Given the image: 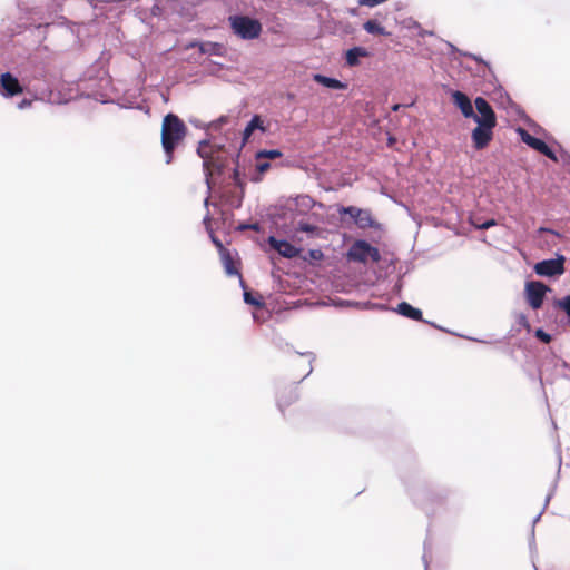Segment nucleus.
<instances>
[{"instance_id": "obj_5", "label": "nucleus", "mask_w": 570, "mask_h": 570, "mask_svg": "<svg viewBox=\"0 0 570 570\" xmlns=\"http://www.w3.org/2000/svg\"><path fill=\"white\" fill-rule=\"evenodd\" d=\"M475 109L478 114L474 112L473 118L479 125H488V126H497V117L495 114L490 106V104L482 97H478L474 100Z\"/></svg>"}, {"instance_id": "obj_31", "label": "nucleus", "mask_w": 570, "mask_h": 570, "mask_svg": "<svg viewBox=\"0 0 570 570\" xmlns=\"http://www.w3.org/2000/svg\"><path fill=\"white\" fill-rule=\"evenodd\" d=\"M271 168V164L268 161H258L256 165V170L258 174H264Z\"/></svg>"}, {"instance_id": "obj_14", "label": "nucleus", "mask_w": 570, "mask_h": 570, "mask_svg": "<svg viewBox=\"0 0 570 570\" xmlns=\"http://www.w3.org/2000/svg\"><path fill=\"white\" fill-rule=\"evenodd\" d=\"M259 129L263 132L266 131V127L264 126V122L261 118V116L255 115L252 120L247 124L243 131V142H247L249 137L252 136L253 131Z\"/></svg>"}, {"instance_id": "obj_1", "label": "nucleus", "mask_w": 570, "mask_h": 570, "mask_svg": "<svg viewBox=\"0 0 570 570\" xmlns=\"http://www.w3.org/2000/svg\"><path fill=\"white\" fill-rule=\"evenodd\" d=\"M187 127L185 122L175 114H168L164 117L161 124V146L166 154V163L173 160L174 150L185 139Z\"/></svg>"}, {"instance_id": "obj_9", "label": "nucleus", "mask_w": 570, "mask_h": 570, "mask_svg": "<svg viewBox=\"0 0 570 570\" xmlns=\"http://www.w3.org/2000/svg\"><path fill=\"white\" fill-rule=\"evenodd\" d=\"M452 100H453V104L461 110L462 115L465 118H471L472 116H474L472 102L465 94H463L459 90L453 91Z\"/></svg>"}, {"instance_id": "obj_20", "label": "nucleus", "mask_w": 570, "mask_h": 570, "mask_svg": "<svg viewBox=\"0 0 570 570\" xmlns=\"http://www.w3.org/2000/svg\"><path fill=\"white\" fill-rule=\"evenodd\" d=\"M363 28L371 35H382L387 36L390 35L384 27L381 26V23L377 20H367Z\"/></svg>"}, {"instance_id": "obj_21", "label": "nucleus", "mask_w": 570, "mask_h": 570, "mask_svg": "<svg viewBox=\"0 0 570 570\" xmlns=\"http://www.w3.org/2000/svg\"><path fill=\"white\" fill-rule=\"evenodd\" d=\"M209 149H210V145L206 140L200 141L199 146L197 148L198 155L204 159V166L206 167V169H208V165H209V161H208V159L210 158Z\"/></svg>"}, {"instance_id": "obj_3", "label": "nucleus", "mask_w": 570, "mask_h": 570, "mask_svg": "<svg viewBox=\"0 0 570 570\" xmlns=\"http://www.w3.org/2000/svg\"><path fill=\"white\" fill-rule=\"evenodd\" d=\"M550 291V287L539 281H529L524 286V295L528 304L534 311L543 305L544 297Z\"/></svg>"}, {"instance_id": "obj_36", "label": "nucleus", "mask_w": 570, "mask_h": 570, "mask_svg": "<svg viewBox=\"0 0 570 570\" xmlns=\"http://www.w3.org/2000/svg\"><path fill=\"white\" fill-rule=\"evenodd\" d=\"M250 228L257 229V225H253V226H250Z\"/></svg>"}, {"instance_id": "obj_26", "label": "nucleus", "mask_w": 570, "mask_h": 570, "mask_svg": "<svg viewBox=\"0 0 570 570\" xmlns=\"http://www.w3.org/2000/svg\"><path fill=\"white\" fill-rule=\"evenodd\" d=\"M297 230L304 232V233L317 234L318 227L307 224V223H299Z\"/></svg>"}, {"instance_id": "obj_12", "label": "nucleus", "mask_w": 570, "mask_h": 570, "mask_svg": "<svg viewBox=\"0 0 570 570\" xmlns=\"http://www.w3.org/2000/svg\"><path fill=\"white\" fill-rule=\"evenodd\" d=\"M366 246H368V243L365 240L355 242L348 252L350 258L353 261L360 262V263H366L367 262V252L365 250Z\"/></svg>"}, {"instance_id": "obj_7", "label": "nucleus", "mask_w": 570, "mask_h": 570, "mask_svg": "<svg viewBox=\"0 0 570 570\" xmlns=\"http://www.w3.org/2000/svg\"><path fill=\"white\" fill-rule=\"evenodd\" d=\"M494 126L479 125L472 130V141L475 149H484L493 138Z\"/></svg>"}, {"instance_id": "obj_6", "label": "nucleus", "mask_w": 570, "mask_h": 570, "mask_svg": "<svg viewBox=\"0 0 570 570\" xmlns=\"http://www.w3.org/2000/svg\"><path fill=\"white\" fill-rule=\"evenodd\" d=\"M518 131L520 134L521 140L524 144L544 155L546 157L557 161L554 151L543 140L530 135L525 129L519 128Z\"/></svg>"}, {"instance_id": "obj_16", "label": "nucleus", "mask_w": 570, "mask_h": 570, "mask_svg": "<svg viewBox=\"0 0 570 570\" xmlns=\"http://www.w3.org/2000/svg\"><path fill=\"white\" fill-rule=\"evenodd\" d=\"M314 80L317 83L323 85L324 87L331 88V89H346L347 85L341 82L337 79L330 78L320 73L314 75Z\"/></svg>"}, {"instance_id": "obj_33", "label": "nucleus", "mask_w": 570, "mask_h": 570, "mask_svg": "<svg viewBox=\"0 0 570 570\" xmlns=\"http://www.w3.org/2000/svg\"><path fill=\"white\" fill-rule=\"evenodd\" d=\"M212 239H213V243L215 244V246L218 248L220 254H223L224 250H227L218 238L212 237Z\"/></svg>"}, {"instance_id": "obj_25", "label": "nucleus", "mask_w": 570, "mask_h": 570, "mask_svg": "<svg viewBox=\"0 0 570 570\" xmlns=\"http://www.w3.org/2000/svg\"><path fill=\"white\" fill-rule=\"evenodd\" d=\"M324 254L321 249H309L306 255L303 256L304 261H322Z\"/></svg>"}, {"instance_id": "obj_32", "label": "nucleus", "mask_w": 570, "mask_h": 570, "mask_svg": "<svg viewBox=\"0 0 570 570\" xmlns=\"http://www.w3.org/2000/svg\"><path fill=\"white\" fill-rule=\"evenodd\" d=\"M495 225V222L493 219H490V220H487L480 225H476L478 228L480 229H488L490 228L491 226H494Z\"/></svg>"}, {"instance_id": "obj_35", "label": "nucleus", "mask_w": 570, "mask_h": 570, "mask_svg": "<svg viewBox=\"0 0 570 570\" xmlns=\"http://www.w3.org/2000/svg\"><path fill=\"white\" fill-rule=\"evenodd\" d=\"M400 107H401L400 105H394L392 109H393V111H397L400 109Z\"/></svg>"}, {"instance_id": "obj_19", "label": "nucleus", "mask_w": 570, "mask_h": 570, "mask_svg": "<svg viewBox=\"0 0 570 570\" xmlns=\"http://www.w3.org/2000/svg\"><path fill=\"white\" fill-rule=\"evenodd\" d=\"M355 224L361 228H370L374 225L372 214L367 209H362L361 213L355 217Z\"/></svg>"}, {"instance_id": "obj_30", "label": "nucleus", "mask_w": 570, "mask_h": 570, "mask_svg": "<svg viewBox=\"0 0 570 570\" xmlns=\"http://www.w3.org/2000/svg\"><path fill=\"white\" fill-rule=\"evenodd\" d=\"M517 322L520 326H523L527 331L531 330L530 323L528 321V317L524 314H519L517 316Z\"/></svg>"}, {"instance_id": "obj_28", "label": "nucleus", "mask_w": 570, "mask_h": 570, "mask_svg": "<svg viewBox=\"0 0 570 570\" xmlns=\"http://www.w3.org/2000/svg\"><path fill=\"white\" fill-rule=\"evenodd\" d=\"M362 209L361 208H357V207H354V206H350V207H343L340 213H344V214H348L354 220H355V217L358 215V213H361Z\"/></svg>"}, {"instance_id": "obj_8", "label": "nucleus", "mask_w": 570, "mask_h": 570, "mask_svg": "<svg viewBox=\"0 0 570 570\" xmlns=\"http://www.w3.org/2000/svg\"><path fill=\"white\" fill-rule=\"evenodd\" d=\"M269 246L275 249L281 256L285 258H295L299 256L302 249L295 247L287 240L277 239L274 236H269L267 239Z\"/></svg>"}, {"instance_id": "obj_22", "label": "nucleus", "mask_w": 570, "mask_h": 570, "mask_svg": "<svg viewBox=\"0 0 570 570\" xmlns=\"http://www.w3.org/2000/svg\"><path fill=\"white\" fill-rule=\"evenodd\" d=\"M554 307L563 311L567 316L570 318V295L564 296L563 298L554 301Z\"/></svg>"}, {"instance_id": "obj_11", "label": "nucleus", "mask_w": 570, "mask_h": 570, "mask_svg": "<svg viewBox=\"0 0 570 570\" xmlns=\"http://www.w3.org/2000/svg\"><path fill=\"white\" fill-rule=\"evenodd\" d=\"M298 400V394L295 389H283L277 396V404L279 410L285 411Z\"/></svg>"}, {"instance_id": "obj_15", "label": "nucleus", "mask_w": 570, "mask_h": 570, "mask_svg": "<svg viewBox=\"0 0 570 570\" xmlns=\"http://www.w3.org/2000/svg\"><path fill=\"white\" fill-rule=\"evenodd\" d=\"M397 312L411 320L414 321H422L423 320V313L421 309L413 307L406 302H402L397 305Z\"/></svg>"}, {"instance_id": "obj_29", "label": "nucleus", "mask_w": 570, "mask_h": 570, "mask_svg": "<svg viewBox=\"0 0 570 570\" xmlns=\"http://www.w3.org/2000/svg\"><path fill=\"white\" fill-rule=\"evenodd\" d=\"M535 336H537L540 341H542L543 343H550V342H551V340H552L551 335H550V334H548V333H546V332H544L543 330H541V328H538V330L535 331Z\"/></svg>"}, {"instance_id": "obj_10", "label": "nucleus", "mask_w": 570, "mask_h": 570, "mask_svg": "<svg viewBox=\"0 0 570 570\" xmlns=\"http://www.w3.org/2000/svg\"><path fill=\"white\" fill-rule=\"evenodd\" d=\"M23 91L22 86L19 80L13 77L11 73L6 72L2 73V95L7 97H12L19 95Z\"/></svg>"}, {"instance_id": "obj_27", "label": "nucleus", "mask_w": 570, "mask_h": 570, "mask_svg": "<svg viewBox=\"0 0 570 570\" xmlns=\"http://www.w3.org/2000/svg\"><path fill=\"white\" fill-rule=\"evenodd\" d=\"M244 301L247 303V304H250V305H254V306H263V302L261 299H257L255 298L250 293L248 292H245L244 293Z\"/></svg>"}, {"instance_id": "obj_4", "label": "nucleus", "mask_w": 570, "mask_h": 570, "mask_svg": "<svg viewBox=\"0 0 570 570\" xmlns=\"http://www.w3.org/2000/svg\"><path fill=\"white\" fill-rule=\"evenodd\" d=\"M566 258L562 255H558L557 258L544 259L538 262L533 269L539 276L554 277L560 276L564 273Z\"/></svg>"}, {"instance_id": "obj_24", "label": "nucleus", "mask_w": 570, "mask_h": 570, "mask_svg": "<svg viewBox=\"0 0 570 570\" xmlns=\"http://www.w3.org/2000/svg\"><path fill=\"white\" fill-rule=\"evenodd\" d=\"M365 250L367 252V261L371 259L373 263L381 261V254L376 247L368 244V246L365 247Z\"/></svg>"}, {"instance_id": "obj_17", "label": "nucleus", "mask_w": 570, "mask_h": 570, "mask_svg": "<svg viewBox=\"0 0 570 570\" xmlns=\"http://www.w3.org/2000/svg\"><path fill=\"white\" fill-rule=\"evenodd\" d=\"M367 56V51L361 47H354L346 52V63L348 66H356L360 62V57Z\"/></svg>"}, {"instance_id": "obj_2", "label": "nucleus", "mask_w": 570, "mask_h": 570, "mask_svg": "<svg viewBox=\"0 0 570 570\" xmlns=\"http://www.w3.org/2000/svg\"><path fill=\"white\" fill-rule=\"evenodd\" d=\"M229 23L233 32L242 39H256L262 32L261 22L247 16H232Z\"/></svg>"}, {"instance_id": "obj_13", "label": "nucleus", "mask_w": 570, "mask_h": 570, "mask_svg": "<svg viewBox=\"0 0 570 570\" xmlns=\"http://www.w3.org/2000/svg\"><path fill=\"white\" fill-rule=\"evenodd\" d=\"M198 47L200 53H210L220 56L223 53V46L218 42H190L187 49Z\"/></svg>"}, {"instance_id": "obj_23", "label": "nucleus", "mask_w": 570, "mask_h": 570, "mask_svg": "<svg viewBox=\"0 0 570 570\" xmlns=\"http://www.w3.org/2000/svg\"><path fill=\"white\" fill-rule=\"evenodd\" d=\"M282 153L277 149H272V150H261L257 153L256 157L257 159H261V158H267V159H276V158H279L282 157Z\"/></svg>"}, {"instance_id": "obj_34", "label": "nucleus", "mask_w": 570, "mask_h": 570, "mask_svg": "<svg viewBox=\"0 0 570 570\" xmlns=\"http://www.w3.org/2000/svg\"><path fill=\"white\" fill-rule=\"evenodd\" d=\"M31 105V100L29 99H23L21 100V102L19 104V108H26V107H29Z\"/></svg>"}, {"instance_id": "obj_18", "label": "nucleus", "mask_w": 570, "mask_h": 570, "mask_svg": "<svg viewBox=\"0 0 570 570\" xmlns=\"http://www.w3.org/2000/svg\"><path fill=\"white\" fill-rule=\"evenodd\" d=\"M220 256L226 274L229 276L239 275V272L235 266V262L229 250H224L223 254H220Z\"/></svg>"}]
</instances>
